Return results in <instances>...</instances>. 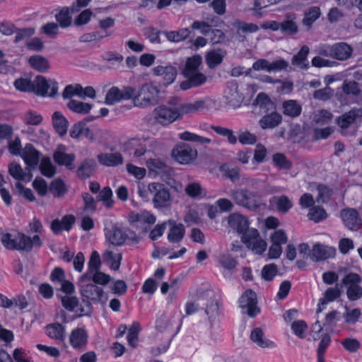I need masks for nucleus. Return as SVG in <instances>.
Returning <instances> with one entry per match:
<instances>
[{
  "label": "nucleus",
  "instance_id": "obj_1",
  "mask_svg": "<svg viewBox=\"0 0 362 362\" xmlns=\"http://www.w3.org/2000/svg\"><path fill=\"white\" fill-rule=\"evenodd\" d=\"M231 196L236 204L251 211L257 210L261 205V197L259 193L247 188L233 190Z\"/></svg>",
  "mask_w": 362,
  "mask_h": 362
},
{
  "label": "nucleus",
  "instance_id": "obj_2",
  "mask_svg": "<svg viewBox=\"0 0 362 362\" xmlns=\"http://www.w3.org/2000/svg\"><path fill=\"white\" fill-rule=\"evenodd\" d=\"M159 90L151 83H144L134 96L133 101L135 106L148 107L157 103Z\"/></svg>",
  "mask_w": 362,
  "mask_h": 362
},
{
  "label": "nucleus",
  "instance_id": "obj_3",
  "mask_svg": "<svg viewBox=\"0 0 362 362\" xmlns=\"http://www.w3.org/2000/svg\"><path fill=\"white\" fill-rule=\"evenodd\" d=\"M361 276L356 273L351 272L344 276L341 284L346 288L347 298L350 301H356L362 298Z\"/></svg>",
  "mask_w": 362,
  "mask_h": 362
},
{
  "label": "nucleus",
  "instance_id": "obj_4",
  "mask_svg": "<svg viewBox=\"0 0 362 362\" xmlns=\"http://www.w3.org/2000/svg\"><path fill=\"white\" fill-rule=\"evenodd\" d=\"M78 286L81 295L86 299L98 301L103 294V290L96 286L88 275H82L78 280Z\"/></svg>",
  "mask_w": 362,
  "mask_h": 362
},
{
  "label": "nucleus",
  "instance_id": "obj_5",
  "mask_svg": "<svg viewBox=\"0 0 362 362\" xmlns=\"http://www.w3.org/2000/svg\"><path fill=\"white\" fill-rule=\"evenodd\" d=\"M1 242L9 250H29L30 247L28 236L23 233H18L15 237L8 233H4L1 236Z\"/></svg>",
  "mask_w": 362,
  "mask_h": 362
},
{
  "label": "nucleus",
  "instance_id": "obj_6",
  "mask_svg": "<svg viewBox=\"0 0 362 362\" xmlns=\"http://www.w3.org/2000/svg\"><path fill=\"white\" fill-rule=\"evenodd\" d=\"M152 202L156 209L168 208L171 204V195L167 187L162 183L155 182L151 187Z\"/></svg>",
  "mask_w": 362,
  "mask_h": 362
},
{
  "label": "nucleus",
  "instance_id": "obj_7",
  "mask_svg": "<svg viewBox=\"0 0 362 362\" xmlns=\"http://www.w3.org/2000/svg\"><path fill=\"white\" fill-rule=\"evenodd\" d=\"M238 302L243 312L251 317H255L260 312L257 306V294L251 289L246 290L241 295Z\"/></svg>",
  "mask_w": 362,
  "mask_h": 362
},
{
  "label": "nucleus",
  "instance_id": "obj_8",
  "mask_svg": "<svg viewBox=\"0 0 362 362\" xmlns=\"http://www.w3.org/2000/svg\"><path fill=\"white\" fill-rule=\"evenodd\" d=\"M153 115L156 122L163 126L181 119V114L177 108L168 107L165 105L156 107L153 110Z\"/></svg>",
  "mask_w": 362,
  "mask_h": 362
},
{
  "label": "nucleus",
  "instance_id": "obj_9",
  "mask_svg": "<svg viewBox=\"0 0 362 362\" xmlns=\"http://www.w3.org/2000/svg\"><path fill=\"white\" fill-rule=\"evenodd\" d=\"M34 93L37 95L54 97L57 94V83L54 81H47L42 76H37L33 80Z\"/></svg>",
  "mask_w": 362,
  "mask_h": 362
},
{
  "label": "nucleus",
  "instance_id": "obj_10",
  "mask_svg": "<svg viewBox=\"0 0 362 362\" xmlns=\"http://www.w3.org/2000/svg\"><path fill=\"white\" fill-rule=\"evenodd\" d=\"M172 156L180 164H188L197 157V151L188 144H183L175 148Z\"/></svg>",
  "mask_w": 362,
  "mask_h": 362
},
{
  "label": "nucleus",
  "instance_id": "obj_11",
  "mask_svg": "<svg viewBox=\"0 0 362 362\" xmlns=\"http://www.w3.org/2000/svg\"><path fill=\"white\" fill-rule=\"evenodd\" d=\"M152 71L155 76L161 77L162 83L165 86L173 83L177 74V69L170 64L155 66Z\"/></svg>",
  "mask_w": 362,
  "mask_h": 362
},
{
  "label": "nucleus",
  "instance_id": "obj_12",
  "mask_svg": "<svg viewBox=\"0 0 362 362\" xmlns=\"http://www.w3.org/2000/svg\"><path fill=\"white\" fill-rule=\"evenodd\" d=\"M122 150L129 155L132 154L134 157L139 158L146 153V146L144 141L132 138L122 144Z\"/></svg>",
  "mask_w": 362,
  "mask_h": 362
},
{
  "label": "nucleus",
  "instance_id": "obj_13",
  "mask_svg": "<svg viewBox=\"0 0 362 362\" xmlns=\"http://www.w3.org/2000/svg\"><path fill=\"white\" fill-rule=\"evenodd\" d=\"M342 93L338 94L341 104H346V96L358 97L361 93L359 83L355 81H344L341 86Z\"/></svg>",
  "mask_w": 362,
  "mask_h": 362
},
{
  "label": "nucleus",
  "instance_id": "obj_14",
  "mask_svg": "<svg viewBox=\"0 0 362 362\" xmlns=\"http://www.w3.org/2000/svg\"><path fill=\"white\" fill-rule=\"evenodd\" d=\"M183 75L187 78L180 85V88L183 90L200 86L205 83L207 79L206 76L199 71L187 73Z\"/></svg>",
  "mask_w": 362,
  "mask_h": 362
},
{
  "label": "nucleus",
  "instance_id": "obj_15",
  "mask_svg": "<svg viewBox=\"0 0 362 362\" xmlns=\"http://www.w3.org/2000/svg\"><path fill=\"white\" fill-rule=\"evenodd\" d=\"M233 26L236 28V39L240 42L246 40V34L253 33L259 30L257 25L240 21H236L234 22Z\"/></svg>",
  "mask_w": 362,
  "mask_h": 362
},
{
  "label": "nucleus",
  "instance_id": "obj_16",
  "mask_svg": "<svg viewBox=\"0 0 362 362\" xmlns=\"http://www.w3.org/2000/svg\"><path fill=\"white\" fill-rule=\"evenodd\" d=\"M361 117H362V108L354 107L339 117L337 124L342 129H346L351 124L355 123L358 118Z\"/></svg>",
  "mask_w": 362,
  "mask_h": 362
},
{
  "label": "nucleus",
  "instance_id": "obj_17",
  "mask_svg": "<svg viewBox=\"0 0 362 362\" xmlns=\"http://www.w3.org/2000/svg\"><path fill=\"white\" fill-rule=\"evenodd\" d=\"M341 216L344 223L349 229L356 230L359 228L361 221L358 217V214L356 210L353 209L343 210Z\"/></svg>",
  "mask_w": 362,
  "mask_h": 362
},
{
  "label": "nucleus",
  "instance_id": "obj_18",
  "mask_svg": "<svg viewBox=\"0 0 362 362\" xmlns=\"http://www.w3.org/2000/svg\"><path fill=\"white\" fill-rule=\"evenodd\" d=\"M40 152L31 144H27L23 149L21 157L28 166L35 168L39 163Z\"/></svg>",
  "mask_w": 362,
  "mask_h": 362
},
{
  "label": "nucleus",
  "instance_id": "obj_19",
  "mask_svg": "<svg viewBox=\"0 0 362 362\" xmlns=\"http://www.w3.org/2000/svg\"><path fill=\"white\" fill-rule=\"evenodd\" d=\"M335 250L320 244H315L311 252L309 254L310 258L315 262L328 259L334 255Z\"/></svg>",
  "mask_w": 362,
  "mask_h": 362
},
{
  "label": "nucleus",
  "instance_id": "obj_20",
  "mask_svg": "<svg viewBox=\"0 0 362 362\" xmlns=\"http://www.w3.org/2000/svg\"><path fill=\"white\" fill-rule=\"evenodd\" d=\"M282 122L280 113L274 111L263 115L259 120V125L262 129H274Z\"/></svg>",
  "mask_w": 362,
  "mask_h": 362
},
{
  "label": "nucleus",
  "instance_id": "obj_21",
  "mask_svg": "<svg viewBox=\"0 0 362 362\" xmlns=\"http://www.w3.org/2000/svg\"><path fill=\"white\" fill-rule=\"evenodd\" d=\"M310 52V48L307 45H303L299 52L293 56L291 64L301 70H307L310 67L308 56Z\"/></svg>",
  "mask_w": 362,
  "mask_h": 362
},
{
  "label": "nucleus",
  "instance_id": "obj_22",
  "mask_svg": "<svg viewBox=\"0 0 362 362\" xmlns=\"http://www.w3.org/2000/svg\"><path fill=\"white\" fill-rule=\"evenodd\" d=\"M74 222L75 217L73 215H66L62 220H53L51 223V229L54 234L59 235L62 230H70Z\"/></svg>",
  "mask_w": 362,
  "mask_h": 362
},
{
  "label": "nucleus",
  "instance_id": "obj_23",
  "mask_svg": "<svg viewBox=\"0 0 362 362\" xmlns=\"http://www.w3.org/2000/svg\"><path fill=\"white\" fill-rule=\"evenodd\" d=\"M352 47L346 42H341L333 45V59L346 61L352 56Z\"/></svg>",
  "mask_w": 362,
  "mask_h": 362
},
{
  "label": "nucleus",
  "instance_id": "obj_24",
  "mask_svg": "<svg viewBox=\"0 0 362 362\" xmlns=\"http://www.w3.org/2000/svg\"><path fill=\"white\" fill-rule=\"evenodd\" d=\"M97 163L94 159L86 158L76 170L77 177L80 180H86L92 176L95 170Z\"/></svg>",
  "mask_w": 362,
  "mask_h": 362
},
{
  "label": "nucleus",
  "instance_id": "obj_25",
  "mask_svg": "<svg viewBox=\"0 0 362 362\" xmlns=\"http://www.w3.org/2000/svg\"><path fill=\"white\" fill-rule=\"evenodd\" d=\"M229 226L238 233H244L249 228L248 219L240 214H233L228 217Z\"/></svg>",
  "mask_w": 362,
  "mask_h": 362
},
{
  "label": "nucleus",
  "instance_id": "obj_26",
  "mask_svg": "<svg viewBox=\"0 0 362 362\" xmlns=\"http://www.w3.org/2000/svg\"><path fill=\"white\" fill-rule=\"evenodd\" d=\"M70 136L74 139H78L81 136H84L90 141L95 140V134L93 132L86 126L84 121L76 123L70 130Z\"/></svg>",
  "mask_w": 362,
  "mask_h": 362
},
{
  "label": "nucleus",
  "instance_id": "obj_27",
  "mask_svg": "<svg viewBox=\"0 0 362 362\" xmlns=\"http://www.w3.org/2000/svg\"><path fill=\"white\" fill-rule=\"evenodd\" d=\"M69 341L71 345L74 349H81L84 347L88 341L87 332L83 328L74 329L71 333Z\"/></svg>",
  "mask_w": 362,
  "mask_h": 362
},
{
  "label": "nucleus",
  "instance_id": "obj_28",
  "mask_svg": "<svg viewBox=\"0 0 362 362\" xmlns=\"http://www.w3.org/2000/svg\"><path fill=\"white\" fill-rule=\"evenodd\" d=\"M106 238L113 245L120 246L125 242V231L123 228L114 226L105 233Z\"/></svg>",
  "mask_w": 362,
  "mask_h": 362
},
{
  "label": "nucleus",
  "instance_id": "obj_29",
  "mask_svg": "<svg viewBox=\"0 0 362 362\" xmlns=\"http://www.w3.org/2000/svg\"><path fill=\"white\" fill-rule=\"evenodd\" d=\"M99 163L106 166H116L123 163V157L119 152L102 153L97 156Z\"/></svg>",
  "mask_w": 362,
  "mask_h": 362
},
{
  "label": "nucleus",
  "instance_id": "obj_30",
  "mask_svg": "<svg viewBox=\"0 0 362 362\" xmlns=\"http://www.w3.org/2000/svg\"><path fill=\"white\" fill-rule=\"evenodd\" d=\"M206 101L204 100H198L194 103H185L180 105L177 109L181 114V117L183 115L192 114L199 112L205 108Z\"/></svg>",
  "mask_w": 362,
  "mask_h": 362
},
{
  "label": "nucleus",
  "instance_id": "obj_31",
  "mask_svg": "<svg viewBox=\"0 0 362 362\" xmlns=\"http://www.w3.org/2000/svg\"><path fill=\"white\" fill-rule=\"evenodd\" d=\"M52 124L55 131L63 136L67 132L69 122L60 112H54L52 115Z\"/></svg>",
  "mask_w": 362,
  "mask_h": 362
},
{
  "label": "nucleus",
  "instance_id": "obj_32",
  "mask_svg": "<svg viewBox=\"0 0 362 362\" xmlns=\"http://www.w3.org/2000/svg\"><path fill=\"white\" fill-rule=\"evenodd\" d=\"M75 158L74 154H68L60 151H56L53 154L54 162L59 165H64L69 170H73L74 168L73 163Z\"/></svg>",
  "mask_w": 362,
  "mask_h": 362
},
{
  "label": "nucleus",
  "instance_id": "obj_33",
  "mask_svg": "<svg viewBox=\"0 0 362 362\" xmlns=\"http://www.w3.org/2000/svg\"><path fill=\"white\" fill-rule=\"evenodd\" d=\"M226 51L222 49L211 50L206 54V62L209 68L215 69L223 62Z\"/></svg>",
  "mask_w": 362,
  "mask_h": 362
},
{
  "label": "nucleus",
  "instance_id": "obj_34",
  "mask_svg": "<svg viewBox=\"0 0 362 362\" xmlns=\"http://www.w3.org/2000/svg\"><path fill=\"white\" fill-rule=\"evenodd\" d=\"M283 113L291 117H296L300 115L302 107L301 105L293 100H286L283 103Z\"/></svg>",
  "mask_w": 362,
  "mask_h": 362
},
{
  "label": "nucleus",
  "instance_id": "obj_35",
  "mask_svg": "<svg viewBox=\"0 0 362 362\" xmlns=\"http://www.w3.org/2000/svg\"><path fill=\"white\" fill-rule=\"evenodd\" d=\"M30 66L40 72H45L49 68L48 60L40 55L32 56L28 60Z\"/></svg>",
  "mask_w": 362,
  "mask_h": 362
},
{
  "label": "nucleus",
  "instance_id": "obj_36",
  "mask_svg": "<svg viewBox=\"0 0 362 362\" xmlns=\"http://www.w3.org/2000/svg\"><path fill=\"white\" fill-rule=\"evenodd\" d=\"M163 34L169 41L179 42L187 39L190 31L188 28H182L177 31H164Z\"/></svg>",
  "mask_w": 362,
  "mask_h": 362
},
{
  "label": "nucleus",
  "instance_id": "obj_37",
  "mask_svg": "<svg viewBox=\"0 0 362 362\" xmlns=\"http://www.w3.org/2000/svg\"><path fill=\"white\" fill-rule=\"evenodd\" d=\"M156 329L160 333L170 335L172 332L173 325L171 320L165 315H162L156 320Z\"/></svg>",
  "mask_w": 362,
  "mask_h": 362
},
{
  "label": "nucleus",
  "instance_id": "obj_38",
  "mask_svg": "<svg viewBox=\"0 0 362 362\" xmlns=\"http://www.w3.org/2000/svg\"><path fill=\"white\" fill-rule=\"evenodd\" d=\"M67 107L78 114H87L92 108V105L76 100H70L67 103Z\"/></svg>",
  "mask_w": 362,
  "mask_h": 362
},
{
  "label": "nucleus",
  "instance_id": "obj_39",
  "mask_svg": "<svg viewBox=\"0 0 362 362\" xmlns=\"http://www.w3.org/2000/svg\"><path fill=\"white\" fill-rule=\"evenodd\" d=\"M47 334L54 339L64 341V327L59 323H54L47 326Z\"/></svg>",
  "mask_w": 362,
  "mask_h": 362
},
{
  "label": "nucleus",
  "instance_id": "obj_40",
  "mask_svg": "<svg viewBox=\"0 0 362 362\" xmlns=\"http://www.w3.org/2000/svg\"><path fill=\"white\" fill-rule=\"evenodd\" d=\"M49 190L54 197L57 198L63 197L67 192L65 183L62 180L59 178L51 182Z\"/></svg>",
  "mask_w": 362,
  "mask_h": 362
},
{
  "label": "nucleus",
  "instance_id": "obj_41",
  "mask_svg": "<svg viewBox=\"0 0 362 362\" xmlns=\"http://www.w3.org/2000/svg\"><path fill=\"white\" fill-rule=\"evenodd\" d=\"M96 201L102 202L103 205L107 208H112L114 204L112 199V192L110 187H105L100 192L96 197Z\"/></svg>",
  "mask_w": 362,
  "mask_h": 362
},
{
  "label": "nucleus",
  "instance_id": "obj_42",
  "mask_svg": "<svg viewBox=\"0 0 362 362\" xmlns=\"http://www.w3.org/2000/svg\"><path fill=\"white\" fill-rule=\"evenodd\" d=\"M250 339L253 342L262 348L268 347L272 344V341L264 338V332L259 327H256L252 331Z\"/></svg>",
  "mask_w": 362,
  "mask_h": 362
},
{
  "label": "nucleus",
  "instance_id": "obj_43",
  "mask_svg": "<svg viewBox=\"0 0 362 362\" xmlns=\"http://www.w3.org/2000/svg\"><path fill=\"white\" fill-rule=\"evenodd\" d=\"M71 12V7H63L58 13L55 15V18L62 28H67L71 24V16L69 15Z\"/></svg>",
  "mask_w": 362,
  "mask_h": 362
},
{
  "label": "nucleus",
  "instance_id": "obj_44",
  "mask_svg": "<svg viewBox=\"0 0 362 362\" xmlns=\"http://www.w3.org/2000/svg\"><path fill=\"white\" fill-rule=\"evenodd\" d=\"M147 166L151 171L155 172L157 175L162 172L170 170V166L165 161L158 158L148 160L147 161Z\"/></svg>",
  "mask_w": 362,
  "mask_h": 362
},
{
  "label": "nucleus",
  "instance_id": "obj_45",
  "mask_svg": "<svg viewBox=\"0 0 362 362\" xmlns=\"http://www.w3.org/2000/svg\"><path fill=\"white\" fill-rule=\"evenodd\" d=\"M185 233V227L182 223L173 226L168 235V239L171 243H179L183 238Z\"/></svg>",
  "mask_w": 362,
  "mask_h": 362
},
{
  "label": "nucleus",
  "instance_id": "obj_46",
  "mask_svg": "<svg viewBox=\"0 0 362 362\" xmlns=\"http://www.w3.org/2000/svg\"><path fill=\"white\" fill-rule=\"evenodd\" d=\"M41 173L47 177H52L56 173V168L49 157L43 158L39 165Z\"/></svg>",
  "mask_w": 362,
  "mask_h": 362
},
{
  "label": "nucleus",
  "instance_id": "obj_47",
  "mask_svg": "<svg viewBox=\"0 0 362 362\" xmlns=\"http://www.w3.org/2000/svg\"><path fill=\"white\" fill-rule=\"evenodd\" d=\"M202 58L199 55H194L187 59L182 74L199 71L198 68L202 64Z\"/></svg>",
  "mask_w": 362,
  "mask_h": 362
},
{
  "label": "nucleus",
  "instance_id": "obj_48",
  "mask_svg": "<svg viewBox=\"0 0 362 362\" xmlns=\"http://www.w3.org/2000/svg\"><path fill=\"white\" fill-rule=\"evenodd\" d=\"M211 129H213L216 134L227 137L229 144L234 145L237 143V136L234 134V132L232 129L221 126L214 125L211 126Z\"/></svg>",
  "mask_w": 362,
  "mask_h": 362
},
{
  "label": "nucleus",
  "instance_id": "obj_49",
  "mask_svg": "<svg viewBox=\"0 0 362 362\" xmlns=\"http://www.w3.org/2000/svg\"><path fill=\"white\" fill-rule=\"evenodd\" d=\"M141 330V325L138 322H134L129 329L127 341L129 344L135 348L137 346L139 333Z\"/></svg>",
  "mask_w": 362,
  "mask_h": 362
},
{
  "label": "nucleus",
  "instance_id": "obj_50",
  "mask_svg": "<svg viewBox=\"0 0 362 362\" xmlns=\"http://www.w3.org/2000/svg\"><path fill=\"white\" fill-rule=\"evenodd\" d=\"M278 211L282 214L287 213L292 208L293 204L287 196L281 195L274 198Z\"/></svg>",
  "mask_w": 362,
  "mask_h": 362
},
{
  "label": "nucleus",
  "instance_id": "obj_51",
  "mask_svg": "<svg viewBox=\"0 0 362 362\" xmlns=\"http://www.w3.org/2000/svg\"><path fill=\"white\" fill-rule=\"evenodd\" d=\"M180 138L183 141L197 142L202 144H209L211 142V140L209 138L201 136L189 132H185L180 134Z\"/></svg>",
  "mask_w": 362,
  "mask_h": 362
},
{
  "label": "nucleus",
  "instance_id": "obj_52",
  "mask_svg": "<svg viewBox=\"0 0 362 362\" xmlns=\"http://www.w3.org/2000/svg\"><path fill=\"white\" fill-rule=\"evenodd\" d=\"M243 145H252L257 141V137L255 134H252L247 130L239 131L237 141Z\"/></svg>",
  "mask_w": 362,
  "mask_h": 362
},
{
  "label": "nucleus",
  "instance_id": "obj_53",
  "mask_svg": "<svg viewBox=\"0 0 362 362\" xmlns=\"http://www.w3.org/2000/svg\"><path fill=\"white\" fill-rule=\"evenodd\" d=\"M84 274L90 276V280L95 284H97L101 285H106L111 280V278L109 275L105 274V273L101 272L99 270H97V272L93 273H85Z\"/></svg>",
  "mask_w": 362,
  "mask_h": 362
},
{
  "label": "nucleus",
  "instance_id": "obj_54",
  "mask_svg": "<svg viewBox=\"0 0 362 362\" xmlns=\"http://www.w3.org/2000/svg\"><path fill=\"white\" fill-rule=\"evenodd\" d=\"M320 15V8L314 6L310 8L308 13H305L303 23L308 29L310 28L312 24L319 18Z\"/></svg>",
  "mask_w": 362,
  "mask_h": 362
},
{
  "label": "nucleus",
  "instance_id": "obj_55",
  "mask_svg": "<svg viewBox=\"0 0 362 362\" xmlns=\"http://www.w3.org/2000/svg\"><path fill=\"white\" fill-rule=\"evenodd\" d=\"M83 87L81 85L76 83L74 85H68L64 88L62 96L64 99L71 98L73 95L82 97Z\"/></svg>",
  "mask_w": 362,
  "mask_h": 362
},
{
  "label": "nucleus",
  "instance_id": "obj_56",
  "mask_svg": "<svg viewBox=\"0 0 362 362\" xmlns=\"http://www.w3.org/2000/svg\"><path fill=\"white\" fill-rule=\"evenodd\" d=\"M308 216L310 220L315 222H319L325 219L327 214L323 208L314 206L310 209Z\"/></svg>",
  "mask_w": 362,
  "mask_h": 362
},
{
  "label": "nucleus",
  "instance_id": "obj_57",
  "mask_svg": "<svg viewBox=\"0 0 362 362\" xmlns=\"http://www.w3.org/2000/svg\"><path fill=\"white\" fill-rule=\"evenodd\" d=\"M332 118V114L326 110H321L315 113L313 122L318 125L328 123Z\"/></svg>",
  "mask_w": 362,
  "mask_h": 362
},
{
  "label": "nucleus",
  "instance_id": "obj_58",
  "mask_svg": "<svg viewBox=\"0 0 362 362\" xmlns=\"http://www.w3.org/2000/svg\"><path fill=\"white\" fill-rule=\"evenodd\" d=\"M122 100L121 90L117 87L111 88L105 96V103L112 105Z\"/></svg>",
  "mask_w": 362,
  "mask_h": 362
},
{
  "label": "nucleus",
  "instance_id": "obj_59",
  "mask_svg": "<svg viewBox=\"0 0 362 362\" xmlns=\"http://www.w3.org/2000/svg\"><path fill=\"white\" fill-rule=\"evenodd\" d=\"M256 103L260 108H264L267 111L274 109V103L270 100L268 95L264 93L258 94L256 98Z\"/></svg>",
  "mask_w": 362,
  "mask_h": 362
},
{
  "label": "nucleus",
  "instance_id": "obj_60",
  "mask_svg": "<svg viewBox=\"0 0 362 362\" xmlns=\"http://www.w3.org/2000/svg\"><path fill=\"white\" fill-rule=\"evenodd\" d=\"M334 90L329 86H326L324 88L316 90L313 95L315 100L327 101L332 98Z\"/></svg>",
  "mask_w": 362,
  "mask_h": 362
},
{
  "label": "nucleus",
  "instance_id": "obj_61",
  "mask_svg": "<svg viewBox=\"0 0 362 362\" xmlns=\"http://www.w3.org/2000/svg\"><path fill=\"white\" fill-rule=\"evenodd\" d=\"M247 246L255 254L262 255L266 250L267 244L264 240L258 238L251 243H247Z\"/></svg>",
  "mask_w": 362,
  "mask_h": 362
},
{
  "label": "nucleus",
  "instance_id": "obj_62",
  "mask_svg": "<svg viewBox=\"0 0 362 362\" xmlns=\"http://www.w3.org/2000/svg\"><path fill=\"white\" fill-rule=\"evenodd\" d=\"M14 86L21 91L33 92V81L27 78H18L15 81Z\"/></svg>",
  "mask_w": 362,
  "mask_h": 362
},
{
  "label": "nucleus",
  "instance_id": "obj_63",
  "mask_svg": "<svg viewBox=\"0 0 362 362\" xmlns=\"http://www.w3.org/2000/svg\"><path fill=\"white\" fill-rule=\"evenodd\" d=\"M346 312L344 314V317L346 322L349 324H355L358 322L361 315V311L359 308H354L349 310L347 307H345Z\"/></svg>",
  "mask_w": 362,
  "mask_h": 362
},
{
  "label": "nucleus",
  "instance_id": "obj_64",
  "mask_svg": "<svg viewBox=\"0 0 362 362\" xmlns=\"http://www.w3.org/2000/svg\"><path fill=\"white\" fill-rule=\"evenodd\" d=\"M273 161L276 166L281 169L288 170L291 168V162L289 161L284 155L281 153H275L273 156Z\"/></svg>",
  "mask_w": 362,
  "mask_h": 362
}]
</instances>
